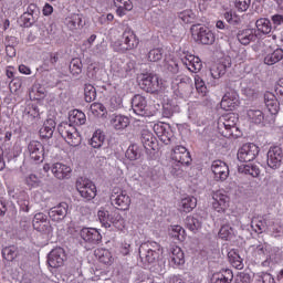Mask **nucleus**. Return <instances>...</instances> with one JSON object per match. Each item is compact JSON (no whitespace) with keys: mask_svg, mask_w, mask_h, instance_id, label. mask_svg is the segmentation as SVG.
<instances>
[{"mask_svg":"<svg viewBox=\"0 0 283 283\" xmlns=\"http://www.w3.org/2000/svg\"><path fill=\"white\" fill-rule=\"evenodd\" d=\"M160 255H163V247L156 241H148L139 247V258L145 266L156 264L160 260Z\"/></svg>","mask_w":283,"mask_h":283,"instance_id":"1","label":"nucleus"},{"mask_svg":"<svg viewBox=\"0 0 283 283\" xmlns=\"http://www.w3.org/2000/svg\"><path fill=\"white\" fill-rule=\"evenodd\" d=\"M97 218L102 227H104L105 229H109L112 224H114L116 229H123V227H125V220L123 219L120 213L115 210L109 211L105 208H101L97 211Z\"/></svg>","mask_w":283,"mask_h":283,"instance_id":"2","label":"nucleus"},{"mask_svg":"<svg viewBox=\"0 0 283 283\" xmlns=\"http://www.w3.org/2000/svg\"><path fill=\"white\" fill-rule=\"evenodd\" d=\"M138 38L130 29H126L123 32L122 39L117 40L113 43V50L115 52H127V50H134L138 48Z\"/></svg>","mask_w":283,"mask_h":283,"instance_id":"3","label":"nucleus"},{"mask_svg":"<svg viewBox=\"0 0 283 283\" xmlns=\"http://www.w3.org/2000/svg\"><path fill=\"white\" fill-rule=\"evenodd\" d=\"M262 52L264 54V64L265 65H275L283 60V49L277 48L275 43L270 42L269 40L263 41Z\"/></svg>","mask_w":283,"mask_h":283,"instance_id":"4","label":"nucleus"},{"mask_svg":"<svg viewBox=\"0 0 283 283\" xmlns=\"http://www.w3.org/2000/svg\"><path fill=\"white\" fill-rule=\"evenodd\" d=\"M57 132L71 147L81 145V135L74 125L63 122L57 126Z\"/></svg>","mask_w":283,"mask_h":283,"instance_id":"5","label":"nucleus"},{"mask_svg":"<svg viewBox=\"0 0 283 283\" xmlns=\"http://www.w3.org/2000/svg\"><path fill=\"white\" fill-rule=\"evenodd\" d=\"M190 31L196 41H199L202 45H213V43H216V34L207 27L193 24Z\"/></svg>","mask_w":283,"mask_h":283,"instance_id":"6","label":"nucleus"},{"mask_svg":"<svg viewBox=\"0 0 283 283\" xmlns=\"http://www.w3.org/2000/svg\"><path fill=\"white\" fill-rule=\"evenodd\" d=\"M76 189L85 200H94L96 198V185L85 177L77 178Z\"/></svg>","mask_w":283,"mask_h":283,"instance_id":"7","label":"nucleus"},{"mask_svg":"<svg viewBox=\"0 0 283 283\" xmlns=\"http://www.w3.org/2000/svg\"><path fill=\"white\" fill-rule=\"evenodd\" d=\"M112 205L119 207L122 211H127L132 205V198L127 195V191L120 188H113L111 195Z\"/></svg>","mask_w":283,"mask_h":283,"instance_id":"8","label":"nucleus"},{"mask_svg":"<svg viewBox=\"0 0 283 283\" xmlns=\"http://www.w3.org/2000/svg\"><path fill=\"white\" fill-rule=\"evenodd\" d=\"M258 154H260V147H258V145L244 144L239 148L237 158L239 163H251L258 158Z\"/></svg>","mask_w":283,"mask_h":283,"instance_id":"9","label":"nucleus"},{"mask_svg":"<svg viewBox=\"0 0 283 283\" xmlns=\"http://www.w3.org/2000/svg\"><path fill=\"white\" fill-rule=\"evenodd\" d=\"M229 202H231V199L227 191L217 190L212 192V209L218 213H224L229 209Z\"/></svg>","mask_w":283,"mask_h":283,"instance_id":"10","label":"nucleus"},{"mask_svg":"<svg viewBox=\"0 0 283 283\" xmlns=\"http://www.w3.org/2000/svg\"><path fill=\"white\" fill-rule=\"evenodd\" d=\"M139 85L146 92H156L160 87V80L154 73H146L139 76Z\"/></svg>","mask_w":283,"mask_h":283,"instance_id":"11","label":"nucleus"},{"mask_svg":"<svg viewBox=\"0 0 283 283\" xmlns=\"http://www.w3.org/2000/svg\"><path fill=\"white\" fill-rule=\"evenodd\" d=\"M283 151L280 146H273L268 151V167L270 169H280L282 167Z\"/></svg>","mask_w":283,"mask_h":283,"instance_id":"12","label":"nucleus"},{"mask_svg":"<svg viewBox=\"0 0 283 283\" xmlns=\"http://www.w3.org/2000/svg\"><path fill=\"white\" fill-rule=\"evenodd\" d=\"M65 260H67V256L65 255V250H63V248H55L48 255V264L51 269L63 266Z\"/></svg>","mask_w":283,"mask_h":283,"instance_id":"13","label":"nucleus"},{"mask_svg":"<svg viewBox=\"0 0 283 283\" xmlns=\"http://www.w3.org/2000/svg\"><path fill=\"white\" fill-rule=\"evenodd\" d=\"M69 211L70 205L63 201L49 210V218L52 220V222H62V220H65L67 217Z\"/></svg>","mask_w":283,"mask_h":283,"instance_id":"14","label":"nucleus"},{"mask_svg":"<svg viewBox=\"0 0 283 283\" xmlns=\"http://www.w3.org/2000/svg\"><path fill=\"white\" fill-rule=\"evenodd\" d=\"M211 171L218 182H224L229 178V166L222 160L212 161Z\"/></svg>","mask_w":283,"mask_h":283,"instance_id":"15","label":"nucleus"},{"mask_svg":"<svg viewBox=\"0 0 283 283\" xmlns=\"http://www.w3.org/2000/svg\"><path fill=\"white\" fill-rule=\"evenodd\" d=\"M28 151L31 160H34V163H43V158L45 156V148L43 147V144H41V142H30L28 145Z\"/></svg>","mask_w":283,"mask_h":283,"instance_id":"16","label":"nucleus"},{"mask_svg":"<svg viewBox=\"0 0 283 283\" xmlns=\"http://www.w3.org/2000/svg\"><path fill=\"white\" fill-rule=\"evenodd\" d=\"M33 229L40 233H52V226L48 221V216L39 212L33 218Z\"/></svg>","mask_w":283,"mask_h":283,"instance_id":"17","label":"nucleus"},{"mask_svg":"<svg viewBox=\"0 0 283 283\" xmlns=\"http://www.w3.org/2000/svg\"><path fill=\"white\" fill-rule=\"evenodd\" d=\"M171 160L180 165H191V154L185 146H176L171 153Z\"/></svg>","mask_w":283,"mask_h":283,"instance_id":"18","label":"nucleus"},{"mask_svg":"<svg viewBox=\"0 0 283 283\" xmlns=\"http://www.w3.org/2000/svg\"><path fill=\"white\" fill-rule=\"evenodd\" d=\"M51 171L57 180H67L72 176V167L63 163L53 164L51 166Z\"/></svg>","mask_w":283,"mask_h":283,"instance_id":"19","label":"nucleus"},{"mask_svg":"<svg viewBox=\"0 0 283 283\" xmlns=\"http://www.w3.org/2000/svg\"><path fill=\"white\" fill-rule=\"evenodd\" d=\"M80 235L82 240H84V242H87L88 244H98L103 240L101 232H98L94 228L81 229Z\"/></svg>","mask_w":283,"mask_h":283,"instance_id":"20","label":"nucleus"},{"mask_svg":"<svg viewBox=\"0 0 283 283\" xmlns=\"http://www.w3.org/2000/svg\"><path fill=\"white\" fill-rule=\"evenodd\" d=\"M132 109L137 116H147V98L137 94L132 99Z\"/></svg>","mask_w":283,"mask_h":283,"instance_id":"21","label":"nucleus"},{"mask_svg":"<svg viewBox=\"0 0 283 283\" xmlns=\"http://www.w3.org/2000/svg\"><path fill=\"white\" fill-rule=\"evenodd\" d=\"M237 39L241 45H249V43L258 41V33L255 29H245L239 31Z\"/></svg>","mask_w":283,"mask_h":283,"instance_id":"22","label":"nucleus"},{"mask_svg":"<svg viewBox=\"0 0 283 283\" xmlns=\"http://www.w3.org/2000/svg\"><path fill=\"white\" fill-rule=\"evenodd\" d=\"M210 282L211 283H231L233 282V272L229 269L214 272L210 276Z\"/></svg>","mask_w":283,"mask_h":283,"instance_id":"23","label":"nucleus"},{"mask_svg":"<svg viewBox=\"0 0 283 283\" xmlns=\"http://www.w3.org/2000/svg\"><path fill=\"white\" fill-rule=\"evenodd\" d=\"M181 63L189 70V72L198 73L202 70V62L200 57H196L193 55H188L181 59Z\"/></svg>","mask_w":283,"mask_h":283,"instance_id":"24","label":"nucleus"},{"mask_svg":"<svg viewBox=\"0 0 283 283\" xmlns=\"http://www.w3.org/2000/svg\"><path fill=\"white\" fill-rule=\"evenodd\" d=\"M112 72L114 78H127L129 76V65L124 62H114L112 64Z\"/></svg>","mask_w":283,"mask_h":283,"instance_id":"25","label":"nucleus"},{"mask_svg":"<svg viewBox=\"0 0 283 283\" xmlns=\"http://www.w3.org/2000/svg\"><path fill=\"white\" fill-rule=\"evenodd\" d=\"M170 264H172V266H180L182 264H185V252H182V249H180V247H172L170 249Z\"/></svg>","mask_w":283,"mask_h":283,"instance_id":"26","label":"nucleus"},{"mask_svg":"<svg viewBox=\"0 0 283 283\" xmlns=\"http://www.w3.org/2000/svg\"><path fill=\"white\" fill-rule=\"evenodd\" d=\"M197 205L198 199H196L195 197H185L179 202L178 210L184 213H191V211L196 209Z\"/></svg>","mask_w":283,"mask_h":283,"instance_id":"27","label":"nucleus"},{"mask_svg":"<svg viewBox=\"0 0 283 283\" xmlns=\"http://www.w3.org/2000/svg\"><path fill=\"white\" fill-rule=\"evenodd\" d=\"M264 103L272 116H275L280 112V103L277 102V98H275V95L273 93H266L264 95Z\"/></svg>","mask_w":283,"mask_h":283,"instance_id":"28","label":"nucleus"},{"mask_svg":"<svg viewBox=\"0 0 283 283\" xmlns=\"http://www.w3.org/2000/svg\"><path fill=\"white\" fill-rule=\"evenodd\" d=\"M114 6L117 8L116 14L118 17H125L127 12L134 10L132 0H114Z\"/></svg>","mask_w":283,"mask_h":283,"instance_id":"29","label":"nucleus"},{"mask_svg":"<svg viewBox=\"0 0 283 283\" xmlns=\"http://www.w3.org/2000/svg\"><path fill=\"white\" fill-rule=\"evenodd\" d=\"M56 128V123L54 119H48L44 122L43 126L40 128V137L50 139L54 136V129Z\"/></svg>","mask_w":283,"mask_h":283,"instance_id":"30","label":"nucleus"},{"mask_svg":"<svg viewBox=\"0 0 283 283\" xmlns=\"http://www.w3.org/2000/svg\"><path fill=\"white\" fill-rule=\"evenodd\" d=\"M111 125L114 129H125L129 126V117L125 115H113L111 118Z\"/></svg>","mask_w":283,"mask_h":283,"instance_id":"31","label":"nucleus"},{"mask_svg":"<svg viewBox=\"0 0 283 283\" xmlns=\"http://www.w3.org/2000/svg\"><path fill=\"white\" fill-rule=\"evenodd\" d=\"M87 117L83 111L73 109L69 114V122L72 125H85Z\"/></svg>","mask_w":283,"mask_h":283,"instance_id":"32","label":"nucleus"},{"mask_svg":"<svg viewBox=\"0 0 283 283\" xmlns=\"http://www.w3.org/2000/svg\"><path fill=\"white\" fill-rule=\"evenodd\" d=\"M227 67H231V62H228V63L220 62L213 65L210 69V74L212 78H220L221 76H224V74H227Z\"/></svg>","mask_w":283,"mask_h":283,"instance_id":"33","label":"nucleus"},{"mask_svg":"<svg viewBox=\"0 0 283 283\" xmlns=\"http://www.w3.org/2000/svg\"><path fill=\"white\" fill-rule=\"evenodd\" d=\"M239 174H244L245 176H252V178H258L260 176V167L255 165H240L238 168Z\"/></svg>","mask_w":283,"mask_h":283,"instance_id":"34","label":"nucleus"},{"mask_svg":"<svg viewBox=\"0 0 283 283\" xmlns=\"http://www.w3.org/2000/svg\"><path fill=\"white\" fill-rule=\"evenodd\" d=\"M142 143L145 149H155L156 147V137L149 130L142 132Z\"/></svg>","mask_w":283,"mask_h":283,"instance_id":"35","label":"nucleus"},{"mask_svg":"<svg viewBox=\"0 0 283 283\" xmlns=\"http://www.w3.org/2000/svg\"><path fill=\"white\" fill-rule=\"evenodd\" d=\"M255 25L258 31L262 34H271L273 30V24H271V20L266 18H260L259 20H256Z\"/></svg>","mask_w":283,"mask_h":283,"instance_id":"36","label":"nucleus"},{"mask_svg":"<svg viewBox=\"0 0 283 283\" xmlns=\"http://www.w3.org/2000/svg\"><path fill=\"white\" fill-rule=\"evenodd\" d=\"M128 160H138L143 156V148L138 144L130 145L125 154Z\"/></svg>","mask_w":283,"mask_h":283,"instance_id":"37","label":"nucleus"},{"mask_svg":"<svg viewBox=\"0 0 283 283\" xmlns=\"http://www.w3.org/2000/svg\"><path fill=\"white\" fill-rule=\"evenodd\" d=\"M247 116L251 123L255 125H260V123L264 122V113L258 108H250L247 112Z\"/></svg>","mask_w":283,"mask_h":283,"instance_id":"38","label":"nucleus"},{"mask_svg":"<svg viewBox=\"0 0 283 283\" xmlns=\"http://www.w3.org/2000/svg\"><path fill=\"white\" fill-rule=\"evenodd\" d=\"M95 255L98 258V261L102 262V264H112V262H114L112 252H109L107 249H97L95 251Z\"/></svg>","mask_w":283,"mask_h":283,"instance_id":"39","label":"nucleus"},{"mask_svg":"<svg viewBox=\"0 0 283 283\" xmlns=\"http://www.w3.org/2000/svg\"><path fill=\"white\" fill-rule=\"evenodd\" d=\"M104 143H105V134H103L102 130H96L90 140V145L94 149H101Z\"/></svg>","mask_w":283,"mask_h":283,"instance_id":"40","label":"nucleus"},{"mask_svg":"<svg viewBox=\"0 0 283 283\" xmlns=\"http://www.w3.org/2000/svg\"><path fill=\"white\" fill-rule=\"evenodd\" d=\"M91 113L97 118H107V108L101 103H93L91 105Z\"/></svg>","mask_w":283,"mask_h":283,"instance_id":"41","label":"nucleus"},{"mask_svg":"<svg viewBox=\"0 0 283 283\" xmlns=\"http://www.w3.org/2000/svg\"><path fill=\"white\" fill-rule=\"evenodd\" d=\"M251 227L255 233H263L269 229L268 219L265 218L264 221L260 219H252Z\"/></svg>","mask_w":283,"mask_h":283,"instance_id":"42","label":"nucleus"},{"mask_svg":"<svg viewBox=\"0 0 283 283\" xmlns=\"http://www.w3.org/2000/svg\"><path fill=\"white\" fill-rule=\"evenodd\" d=\"M186 227L189 231L196 232L202 227V221L198 217L189 216L186 218Z\"/></svg>","mask_w":283,"mask_h":283,"instance_id":"43","label":"nucleus"},{"mask_svg":"<svg viewBox=\"0 0 283 283\" xmlns=\"http://www.w3.org/2000/svg\"><path fill=\"white\" fill-rule=\"evenodd\" d=\"M228 258H229L232 266H234V269H238L239 271L244 269V263H243L242 259L240 258V254H238V252H235V251L229 252Z\"/></svg>","mask_w":283,"mask_h":283,"instance_id":"44","label":"nucleus"},{"mask_svg":"<svg viewBox=\"0 0 283 283\" xmlns=\"http://www.w3.org/2000/svg\"><path fill=\"white\" fill-rule=\"evenodd\" d=\"M19 255V250L14 245L7 247L2 250V258L8 262H12Z\"/></svg>","mask_w":283,"mask_h":283,"instance_id":"45","label":"nucleus"},{"mask_svg":"<svg viewBox=\"0 0 283 283\" xmlns=\"http://www.w3.org/2000/svg\"><path fill=\"white\" fill-rule=\"evenodd\" d=\"M84 98L86 103L96 101V88L92 84H85L84 86Z\"/></svg>","mask_w":283,"mask_h":283,"instance_id":"46","label":"nucleus"},{"mask_svg":"<svg viewBox=\"0 0 283 283\" xmlns=\"http://www.w3.org/2000/svg\"><path fill=\"white\" fill-rule=\"evenodd\" d=\"M70 72L73 76H78L83 72V62L81 59H73L71 61Z\"/></svg>","mask_w":283,"mask_h":283,"instance_id":"47","label":"nucleus"},{"mask_svg":"<svg viewBox=\"0 0 283 283\" xmlns=\"http://www.w3.org/2000/svg\"><path fill=\"white\" fill-rule=\"evenodd\" d=\"M169 234L171 238H175V240H185V229L180 226H171L169 229Z\"/></svg>","mask_w":283,"mask_h":283,"instance_id":"48","label":"nucleus"},{"mask_svg":"<svg viewBox=\"0 0 283 283\" xmlns=\"http://www.w3.org/2000/svg\"><path fill=\"white\" fill-rule=\"evenodd\" d=\"M195 85L198 94L207 96V84H205V80L200 75L195 76Z\"/></svg>","mask_w":283,"mask_h":283,"instance_id":"49","label":"nucleus"},{"mask_svg":"<svg viewBox=\"0 0 283 283\" xmlns=\"http://www.w3.org/2000/svg\"><path fill=\"white\" fill-rule=\"evenodd\" d=\"M221 107L226 111H233L234 107H238V101L231 99L229 95H224L221 101Z\"/></svg>","mask_w":283,"mask_h":283,"instance_id":"50","label":"nucleus"},{"mask_svg":"<svg viewBox=\"0 0 283 283\" xmlns=\"http://www.w3.org/2000/svg\"><path fill=\"white\" fill-rule=\"evenodd\" d=\"M148 61L151 63H158V61H163V49L156 48L148 52Z\"/></svg>","mask_w":283,"mask_h":283,"instance_id":"51","label":"nucleus"},{"mask_svg":"<svg viewBox=\"0 0 283 283\" xmlns=\"http://www.w3.org/2000/svg\"><path fill=\"white\" fill-rule=\"evenodd\" d=\"M270 260L275 262V264H280L283 260V252L282 249L277 247H272L270 250Z\"/></svg>","mask_w":283,"mask_h":283,"instance_id":"52","label":"nucleus"},{"mask_svg":"<svg viewBox=\"0 0 283 283\" xmlns=\"http://www.w3.org/2000/svg\"><path fill=\"white\" fill-rule=\"evenodd\" d=\"M219 238H221V240H231V238H233V228L229 224L222 226L219 230Z\"/></svg>","mask_w":283,"mask_h":283,"instance_id":"53","label":"nucleus"},{"mask_svg":"<svg viewBox=\"0 0 283 283\" xmlns=\"http://www.w3.org/2000/svg\"><path fill=\"white\" fill-rule=\"evenodd\" d=\"M179 19L185 23H193L196 21V13L192 10H185L178 14Z\"/></svg>","mask_w":283,"mask_h":283,"instance_id":"54","label":"nucleus"},{"mask_svg":"<svg viewBox=\"0 0 283 283\" xmlns=\"http://www.w3.org/2000/svg\"><path fill=\"white\" fill-rule=\"evenodd\" d=\"M268 229H270V231H273V233H282V221H280L279 219H268Z\"/></svg>","mask_w":283,"mask_h":283,"instance_id":"55","label":"nucleus"},{"mask_svg":"<svg viewBox=\"0 0 283 283\" xmlns=\"http://www.w3.org/2000/svg\"><path fill=\"white\" fill-rule=\"evenodd\" d=\"M234 8L238 12H247L251 8V0H235Z\"/></svg>","mask_w":283,"mask_h":283,"instance_id":"56","label":"nucleus"},{"mask_svg":"<svg viewBox=\"0 0 283 283\" xmlns=\"http://www.w3.org/2000/svg\"><path fill=\"white\" fill-rule=\"evenodd\" d=\"M258 283H275V279L271 273L262 272L258 275L256 279Z\"/></svg>","mask_w":283,"mask_h":283,"instance_id":"57","label":"nucleus"},{"mask_svg":"<svg viewBox=\"0 0 283 283\" xmlns=\"http://www.w3.org/2000/svg\"><path fill=\"white\" fill-rule=\"evenodd\" d=\"M238 125V116L235 114H229L226 116L223 127H235Z\"/></svg>","mask_w":283,"mask_h":283,"instance_id":"58","label":"nucleus"},{"mask_svg":"<svg viewBox=\"0 0 283 283\" xmlns=\"http://www.w3.org/2000/svg\"><path fill=\"white\" fill-rule=\"evenodd\" d=\"M41 182V180L39 179V177L34 174H31L29 176H27L25 178V184L29 187H39V184Z\"/></svg>","mask_w":283,"mask_h":283,"instance_id":"59","label":"nucleus"},{"mask_svg":"<svg viewBox=\"0 0 283 283\" xmlns=\"http://www.w3.org/2000/svg\"><path fill=\"white\" fill-rule=\"evenodd\" d=\"M32 92L35 94L38 99L45 98V87L40 84H35Z\"/></svg>","mask_w":283,"mask_h":283,"instance_id":"60","label":"nucleus"},{"mask_svg":"<svg viewBox=\"0 0 283 283\" xmlns=\"http://www.w3.org/2000/svg\"><path fill=\"white\" fill-rule=\"evenodd\" d=\"M67 25L71 28V30H74L77 25H81V17L78 14H73L69 20H67Z\"/></svg>","mask_w":283,"mask_h":283,"instance_id":"61","label":"nucleus"},{"mask_svg":"<svg viewBox=\"0 0 283 283\" xmlns=\"http://www.w3.org/2000/svg\"><path fill=\"white\" fill-rule=\"evenodd\" d=\"M21 19L24 22V25L27 28H30V25H32L34 23V20L36 19V17L31 15V14L24 12L22 14Z\"/></svg>","mask_w":283,"mask_h":283,"instance_id":"62","label":"nucleus"},{"mask_svg":"<svg viewBox=\"0 0 283 283\" xmlns=\"http://www.w3.org/2000/svg\"><path fill=\"white\" fill-rule=\"evenodd\" d=\"M271 21L273 23V28H280V25H283V15L274 14L271 17Z\"/></svg>","mask_w":283,"mask_h":283,"instance_id":"63","label":"nucleus"},{"mask_svg":"<svg viewBox=\"0 0 283 283\" xmlns=\"http://www.w3.org/2000/svg\"><path fill=\"white\" fill-rule=\"evenodd\" d=\"M27 14H31L32 17L38 18L39 17V7H36V4L31 3L29 4L27 12H24Z\"/></svg>","mask_w":283,"mask_h":283,"instance_id":"64","label":"nucleus"}]
</instances>
